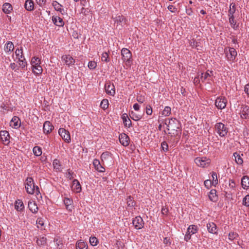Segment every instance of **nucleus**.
<instances>
[{"label":"nucleus","instance_id":"obj_1","mask_svg":"<svg viewBox=\"0 0 249 249\" xmlns=\"http://www.w3.org/2000/svg\"><path fill=\"white\" fill-rule=\"evenodd\" d=\"M165 124L167 125L168 130H171L170 134L174 135H178V133H180L181 124L180 122L176 118H171V119L166 120Z\"/></svg>","mask_w":249,"mask_h":249},{"label":"nucleus","instance_id":"obj_2","mask_svg":"<svg viewBox=\"0 0 249 249\" xmlns=\"http://www.w3.org/2000/svg\"><path fill=\"white\" fill-rule=\"evenodd\" d=\"M25 188L27 192L29 194H33L35 192L37 195L40 194L38 186L35 188V183L32 178L28 177L26 180Z\"/></svg>","mask_w":249,"mask_h":249},{"label":"nucleus","instance_id":"obj_3","mask_svg":"<svg viewBox=\"0 0 249 249\" xmlns=\"http://www.w3.org/2000/svg\"><path fill=\"white\" fill-rule=\"evenodd\" d=\"M122 59L127 66L130 67L132 64V53L127 48H124L121 50Z\"/></svg>","mask_w":249,"mask_h":249},{"label":"nucleus","instance_id":"obj_4","mask_svg":"<svg viewBox=\"0 0 249 249\" xmlns=\"http://www.w3.org/2000/svg\"><path fill=\"white\" fill-rule=\"evenodd\" d=\"M214 128L216 132L221 137L226 136L228 132V128L226 125L221 122L216 123Z\"/></svg>","mask_w":249,"mask_h":249},{"label":"nucleus","instance_id":"obj_5","mask_svg":"<svg viewBox=\"0 0 249 249\" xmlns=\"http://www.w3.org/2000/svg\"><path fill=\"white\" fill-rule=\"evenodd\" d=\"M224 53L226 54L228 60L233 62L237 56V52L234 48L226 47L224 49Z\"/></svg>","mask_w":249,"mask_h":249},{"label":"nucleus","instance_id":"obj_6","mask_svg":"<svg viewBox=\"0 0 249 249\" xmlns=\"http://www.w3.org/2000/svg\"><path fill=\"white\" fill-rule=\"evenodd\" d=\"M195 162L198 166L204 168L209 165L211 160L205 157H197L195 159Z\"/></svg>","mask_w":249,"mask_h":249},{"label":"nucleus","instance_id":"obj_7","mask_svg":"<svg viewBox=\"0 0 249 249\" xmlns=\"http://www.w3.org/2000/svg\"><path fill=\"white\" fill-rule=\"evenodd\" d=\"M58 133L66 142L69 143L71 142L70 132L63 128H59Z\"/></svg>","mask_w":249,"mask_h":249},{"label":"nucleus","instance_id":"obj_8","mask_svg":"<svg viewBox=\"0 0 249 249\" xmlns=\"http://www.w3.org/2000/svg\"><path fill=\"white\" fill-rule=\"evenodd\" d=\"M132 224L135 228L137 230L142 229L144 226V222L142 218L140 216H136L133 219Z\"/></svg>","mask_w":249,"mask_h":249},{"label":"nucleus","instance_id":"obj_9","mask_svg":"<svg viewBox=\"0 0 249 249\" xmlns=\"http://www.w3.org/2000/svg\"><path fill=\"white\" fill-rule=\"evenodd\" d=\"M227 103V100L225 97H219L215 100V105L217 108L222 109L225 108Z\"/></svg>","mask_w":249,"mask_h":249},{"label":"nucleus","instance_id":"obj_10","mask_svg":"<svg viewBox=\"0 0 249 249\" xmlns=\"http://www.w3.org/2000/svg\"><path fill=\"white\" fill-rule=\"evenodd\" d=\"M105 89L107 94L114 96L115 94V87L113 84L110 82H107L105 85Z\"/></svg>","mask_w":249,"mask_h":249},{"label":"nucleus","instance_id":"obj_11","mask_svg":"<svg viewBox=\"0 0 249 249\" xmlns=\"http://www.w3.org/2000/svg\"><path fill=\"white\" fill-rule=\"evenodd\" d=\"M0 139L2 142L7 145L10 142V135L9 132L6 130H1L0 131Z\"/></svg>","mask_w":249,"mask_h":249},{"label":"nucleus","instance_id":"obj_12","mask_svg":"<svg viewBox=\"0 0 249 249\" xmlns=\"http://www.w3.org/2000/svg\"><path fill=\"white\" fill-rule=\"evenodd\" d=\"M61 59L64 63L69 67L73 65L75 63L74 59L70 54L62 55Z\"/></svg>","mask_w":249,"mask_h":249},{"label":"nucleus","instance_id":"obj_13","mask_svg":"<svg viewBox=\"0 0 249 249\" xmlns=\"http://www.w3.org/2000/svg\"><path fill=\"white\" fill-rule=\"evenodd\" d=\"M240 116L243 119H249V107L242 105L240 110Z\"/></svg>","mask_w":249,"mask_h":249},{"label":"nucleus","instance_id":"obj_14","mask_svg":"<svg viewBox=\"0 0 249 249\" xmlns=\"http://www.w3.org/2000/svg\"><path fill=\"white\" fill-rule=\"evenodd\" d=\"M119 139L120 143L124 146H127L129 143V137L125 133L120 134Z\"/></svg>","mask_w":249,"mask_h":249},{"label":"nucleus","instance_id":"obj_15","mask_svg":"<svg viewBox=\"0 0 249 249\" xmlns=\"http://www.w3.org/2000/svg\"><path fill=\"white\" fill-rule=\"evenodd\" d=\"M53 128V125L49 121H46L43 124V132L46 134H49Z\"/></svg>","mask_w":249,"mask_h":249},{"label":"nucleus","instance_id":"obj_16","mask_svg":"<svg viewBox=\"0 0 249 249\" xmlns=\"http://www.w3.org/2000/svg\"><path fill=\"white\" fill-rule=\"evenodd\" d=\"M207 228L208 231L212 234H217V228L216 224L213 222L208 223L207 224Z\"/></svg>","mask_w":249,"mask_h":249},{"label":"nucleus","instance_id":"obj_17","mask_svg":"<svg viewBox=\"0 0 249 249\" xmlns=\"http://www.w3.org/2000/svg\"><path fill=\"white\" fill-rule=\"evenodd\" d=\"M52 21L53 23L56 26L59 27H62L64 25V22L63 21L62 18L58 16H53Z\"/></svg>","mask_w":249,"mask_h":249},{"label":"nucleus","instance_id":"obj_18","mask_svg":"<svg viewBox=\"0 0 249 249\" xmlns=\"http://www.w3.org/2000/svg\"><path fill=\"white\" fill-rule=\"evenodd\" d=\"M93 165L96 170L99 172H104L105 171V169L101 164L100 161L98 160L95 159L93 162Z\"/></svg>","mask_w":249,"mask_h":249},{"label":"nucleus","instance_id":"obj_19","mask_svg":"<svg viewBox=\"0 0 249 249\" xmlns=\"http://www.w3.org/2000/svg\"><path fill=\"white\" fill-rule=\"evenodd\" d=\"M28 205V208L33 213H36L37 212L38 209L35 201H29Z\"/></svg>","mask_w":249,"mask_h":249},{"label":"nucleus","instance_id":"obj_20","mask_svg":"<svg viewBox=\"0 0 249 249\" xmlns=\"http://www.w3.org/2000/svg\"><path fill=\"white\" fill-rule=\"evenodd\" d=\"M72 188L73 190L76 193H79L81 191L82 188L79 182L77 179H74L72 181Z\"/></svg>","mask_w":249,"mask_h":249},{"label":"nucleus","instance_id":"obj_21","mask_svg":"<svg viewBox=\"0 0 249 249\" xmlns=\"http://www.w3.org/2000/svg\"><path fill=\"white\" fill-rule=\"evenodd\" d=\"M114 19L115 23L119 24L121 26H123L126 23V19L123 15L117 16Z\"/></svg>","mask_w":249,"mask_h":249},{"label":"nucleus","instance_id":"obj_22","mask_svg":"<svg viewBox=\"0 0 249 249\" xmlns=\"http://www.w3.org/2000/svg\"><path fill=\"white\" fill-rule=\"evenodd\" d=\"M14 49V44L11 41H8L4 45V50L6 53L9 54Z\"/></svg>","mask_w":249,"mask_h":249},{"label":"nucleus","instance_id":"obj_23","mask_svg":"<svg viewBox=\"0 0 249 249\" xmlns=\"http://www.w3.org/2000/svg\"><path fill=\"white\" fill-rule=\"evenodd\" d=\"M241 185L244 189H248L249 188V177L244 176L241 179Z\"/></svg>","mask_w":249,"mask_h":249},{"label":"nucleus","instance_id":"obj_24","mask_svg":"<svg viewBox=\"0 0 249 249\" xmlns=\"http://www.w3.org/2000/svg\"><path fill=\"white\" fill-rule=\"evenodd\" d=\"M122 119L123 121V123L125 126H127L129 127L131 124V121L128 118L127 114L126 113H124L122 116Z\"/></svg>","mask_w":249,"mask_h":249},{"label":"nucleus","instance_id":"obj_25","mask_svg":"<svg viewBox=\"0 0 249 249\" xmlns=\"http://www.w3.org/2000/svg\"><path fill=\"white\" fill-rule=\"evenodd\" d=\"M25 8L29 11H33L34 9V2L32 0H26L24 4Z\"/></svg>","mask_w":249,"mask_h":249},{"label":"nucleus","instance_id":"obj_26","mask_svg":"<svg viewBox=\"0 0 249 249\" xmlns=\"http://www.w3.org/2000/svg\"><path fill=\"white\" fill-rule=\"evenodd\" d=\"M208 196L210 200L213 202H216L217 200L218 197L215 189H212L209 192Z\"/></svg>","mask_w":249,"mask_h":249},{"label":"nucleus","instance_id":"obj_27","mask_svg":"<svg viewBox=\"0 0 249 249\" xmlns=\"http://www.w3.org/2000/svg\"><path fill=\"white\" fill-rule=\"evenodd\" d=\"M15 208L18 211H22L24 208V204L20 199H18L15 203Z\"/></svg>","mask_w":249,"mask_h":249},{"label":"nucleus","instance_id":"obj_28","mask_svg":"<svg viewBox=\"0 0 249 249\" xmlns=\"http://www.w3.org/2000/svg\"><path fill=\"white\" fill-rule=\"evenodd\" d=\"M33 72L36 75H39L42 73L43 69L40 64L32 67Z\"/></svg>","mask_w":249,"mask_h":249},{"label":"nucleus","instance_id":"obj_29","mask_svg":"<svg viewBox=\"0 0 249 249\" xmlns=\"http://www.w3.org/2000/svg\"><path fill=\"white\" fill-rule=\"evenodd\" d=\"M13 10V7L9 3H5L3 5L2 10L4 13L6 14L10 13Z\"/></svg>","mask_w":249,"mask_h":249},{"label":"nucleus","instance_id":"obj_30","mask_svg":"<svg viewBox=\"0 0 249 249\" xmlns=\"http://www.w3.org/2000/svg\"><path fill=\"white\" fill-rule=\"evenodd\" d=\"M233 155L234 157L236 163L238 165H242L243 163V160L240 154L237 152H234Z\"/></svg>","mask_w":249,"mask_h":249},{"label":"nucleus","instance_id":"obj_31","mask_svg":"<svg viewBox=\"0 0 249 249\" xmlns=\"http://www.w3.org/2000/svg\"><path fill=\"white\" fill-rule=\"evenodd\" d=\"M19 120L18 117L14 116L11 120L10 125L15 128L19 127L20 126V124H18Z\"/></svg>","mask_w":249,"mask_h":249},{"label":"nucleus","instance_id":"obj_32","mask_svg":"<svg viewBox=\"0 0 249 249\" xmlns=\"http://www.w3.org/2000/svg\"><path fill=\"white\" fill-rule=\"evenodd\" d=\"M229 22L231 26V27L234 30H237L239 28V24H236V20H234V17L231 16L229 17Z\"/></svg>","mask_w":249,"mask_h":249},{"label":"nucleus","instance_id":"obj_33","mask_svg":"<svg viewBox=\"0 0 249 249\" xmlns=\"http://www.w3.org/2000/svg\"><path fill=\"white\" fill-rule=\"evenodd\" d=\"M64 203L66 206V208L67 210L69 211H71V209L72 208V206H71V203L72 202V200L71 199L65 197L64 199Z\"/></svg>","mask_w":249,"mask_h":249},{"label":"nucleus","instance_id":"obj_34","mask_svg":"<svg viewBox=\"0 0 249 249\" xmlns=\"http://www.w3.org/2000/svg\"><path fill=\"white\" fill-rule=\"evenodd\" d=\"M79 240L76 244V249H88V246L84 242Z\"/></svg>","mask_w":249,"mask_h":249},{"label":"nucleus","instance_id":"obj_35","mask_svg":"<svg viewBox=\"0 0 249 249\" xmlns=\"http://www.w3.org/2000/svg\"><path fill=\"white\" fill-rule=\"evenodd\" d=\"M211 74L207 71L205 73H202L201 74L200 79L202 82H204L206 80H207V82L209 83Z\"/></svg>","mask_w":249,"mask_h":249},{"label":"nucleus","instance_id":"obj_36","mask_svg":"<svg viewBox=\"0 0 249 249\" xmlns=\"http://www.w3.org/2000/svg\"><path fill=\"white\" fill-rule=\"evenodd\" d=\"M52 5L55 10L59 11L61 13L64 11V9L62 8V5H61L56 1H53L52 3Z\"/></svg>","mask_w":249,"mask_h":249},{"label":"nucleus","instance_id":"obj_37","mask_svg":"<svg viewBox=\"0 0 249 249\" xmlns=\"http://www.w3.org/2000/svg\"><path fill=\"white\" fill-rule=\"evenodd\" d=\"M187 231L191 234L196 233L197 231V227L196 226L194 225H190L187 229Z\"/></svg>","mask_w":249,"mask_h":249},{"label":"nucleus","instance_id":"obj_38","mask_svg":"<svg viewBox=\"0 0 249 249\" xmlns=\"http://www.w3.org/2000/svg\"><path fill=\"white\" fill-rule=\"evenodd\" d=\"M47 239L45 237H40L37 238L36 239V243L38 246H41L44 245L46 244Z\"/></svg>","mask_w":249,"mask_h":249},{"label":"nucleus","instance_id":"obj_39","mask_svg":"<svg viewBox=\"0 0 249 249\" xmlns=\"http://www.w3.org/2000/svg\"><path fill=\"white\" fill-rule=\"evenodd\" d=\"M33 151L36 156H39L42 154V149L39 146H35L33 148Z\"/></svg>","mask_w":249,"mask_h":249},{"label":"nucleus","instance_id":"obj_40","mask_svg":"<svg viewBox=\"0 0 249 249\" xmlns=\"http://www.w3.org/2000/svg\"><path fill=\"white\" fill-rule=\"evenodd\" d=\"M110 153L109 152H103L101 156V159L102 161L104 162L105 160H108L111 158Z\"/></svg>","mask_w":249,"mask_h":249},{"label":"nucleus","instance_id":"obj_41","mask_svg":"<svg viewBox=\"0 0 249 249\" xmlns=\"http://www.w3.org/2000/svg\"><path fill=\"white\" fill-rule=\"evenodd\" d=\"M130 118L134 121H138L141 119V116L140 115L137 114L133 111H131L129 113Z\"/></svg>","mask_w":249,"mask_h":249},{"label":"nucleus","instance_id":"obj_42","mask_svg":"<svg viewBox=\"0 0 249 249\" xmlns=\"http://www.w3.org/2000/svg\"><path fill=\"white\" fill-rule=\"evenodd\" d=\"M101 60L102 61L108 63L110 61V58L109 57V52H104L102 53L101 56Z\"/></svg>","mask_w":249,"mask_h":249},{"label":"nucleus","instance_id":"obj_43","mask_svg":"<svg viewBox=\"0 0 249 249\" xmlns=\"http://www.w3.org/2000/svg\"><path fill=\"white\" fill-rule=\"evenodd\" d=\"M31 63L32 67L40 64V59L37 57L34 56L32 58Z\"/></svg>","mask_w":249,"mask_h":249},{"label":"nucleus","instance_id":"obj_44","mask_svg":"<svg viewBox=\"0 0 249 249\" xmlns=\"http://www.w3.org/2000/svg\"><path fill=\"white\" fill-rule=\"evenodd\" d=\"M235 9L236 7L235 4L233 3H231L230 5V8L228 11L229 17L234 16L233 14L235 12Z\"/></svg>","mask_w":249,"mask_h":249},{"label":"nucleus","instance_id":"obj_45","mask_svg":"<svg viewBox=\"0 0 249 249\" xmlns=\"http://www.w3.org/2000/svg\"><path fill=\"white\" fill-rule=\"evenodd\" d=\"M127 205L128 207H132L135 205V202L133 200V197L131 196H129L127 199Z\"/></svg>","mask_w":249,"mask_h":249},{"label":"nucleus","instance_id":"obj_46","mask_svg":"<svg viewBox=\"0 0 249 249\" xmlns=\"http://www.w3.org/2000/svg\"><path fill=\"white\" fill-rule=\"evenodd\" d=\"M108 107V101L107 99H103L101 104L100 107L104 110L106 109Z\"/></svg>","mask_w":249,"mask_h":249},{"label":"nucleus","instance_id":"obj_47","mask_svg":"<svg viewBox=\"0 0 249 249\" xmlns=\"http://www.w3.org/2000/svg\"><path fill=\"white\" fill-rule=\"evenodd\" d=\"M171 107L168 106H166L162 111V115L164 116H168L171 114Z\"/></svg>","mask_w":249,"mask_h":249},{"label":"nucleus","instance_id":"obj_48","mask_svg":"<svg viewBox=\"0 0 249 249\" xmlns=\"http://www.w3.org/2000/svg\"><path fill=\"white\" fill-rule=\"evenodd\" d=\"M53 167H54V169H55L56 170H60V167H61V164H60V161H59V160H58L55 159L53 161Z\"/></svg>","mask_w":249,"mask_h":249},{"label":"nucleus","instance_id":"obj_49","mask_svg":"<svg viewBox=\"0 0 249 249\" xmlns=\"http://www.w3.org/2000/svg\"><path fill=\"white\" fill-rule=\"evenodd\" d=\"M89 242L91 246H95L97 245L98 240L96 237H90L89 238Z\"/></svg>","mask_w":249,"mask_h":249},{"label":"nucleus","instance_id":"obj_50","mask_svg":"<svg viewBox=\"0 0 249 249\" xmlns=\"http://www.w3.org/2000/svg\"><path fill=\"white\" fill-rule=\"evenodd\" d=\"M212 177L213 178V184L214 185L217 184L218 180L216 173L214 172H213L212 173Z\"/></svg>","mask_w":249,"mask_h":249},{"label":"nucleus","instance_id":"obj_51","mask_svg":"<svg viewBox=\"0 0 249 249\" xmlns=\"http://www.w3.org/2000/svg\"><path fill=\"white\" fill-rule=\"evenodd\" d=\"M238 236V233L235 232H230L229 233V239L231 240H233V239L236 238Z\"/></svg>","mask_w":249,"mask_h":249},{"label":"nucleus","instance_id":"obj_52","mask_svg":"<svg viewBox=\"0 0 249 249\" xmlns=\"http://www.w3.org/2000/svg\"><path fill=\"white\" fill-rule=\"evenodd\" d=\"M97 66V63L95 61H90L88 64V67L90 70L94 69Z\"/></svg>","mask_w":249,"mask_h":249},{"label":"nucleus","instance_id":"obj_53","mask_svg":"<svg viewBox=\"0 0 249 249\" xmlns=\"http://www.w3.org/2000/svg\"><path fill=\"white\" fill-rule=\"evenodd\" d=\"M243 205H244L246 206H248V205H249V195H247L243 198Z\"/></svg>","mask_w":249,"mask_h":249},{"label":"nucleus","instance_id":"obj_54","mask_svg":"<svg viewBox=\"0 0 249 249\" xmlns=\"http://www.w3.org/2000/svg\"><path fill=\"white\" fill-rule=\"evenodd\" d=\"M162 149L164 151H167L168 150V145L167 142L165 141L161 143Z\"/></svg>","mask_w":249,"mask_h":249},{"label":"nucleus","instance_id":"obj_55","mask_svg":"<svg viewBox=\"0 0 249 249\" xmlns=\"http://www.w3.org/2000/svg\"><path fill=\"white\" fill-rule=\"evenodd\" d=\"M18 60L20 62L19 65L21 67V68L23 69L24 68L26 65H27V62L25 60H23L22 59H20V58H18Z\"/></svg>","mask_w":249,"mask_h":249},{"label":"nucleus","instance_id":"obj_56","mask_svg":"<svg viewBox=\"0 0 249 249\" xmlns=\"http://www.w3.org/2000/svg\"><path fill=\"white\" fill-rule=\"evenodd\" d=\"M36 1L40 7H43L45 5L46 0H36Z\"/></svg>","mask_w":249,"mask_h":249},{"label":"nucleus","instance_id":"obj_57","mask_svg":"<svg viewBox=\"0 0 249 249\" xmlns=\"http://www.w3.org/2000/svg\"><path fill=\"white\" fill-rule=\"evenodd\" d=\"M168 9L172 13H175L177 11V8L173 5H169L168 6Z\"/></svg>","mask_w":249,"mask_h":249},{"label":"nucleus","instance_id":"obj_58","mask_svg":"<svg viewBox=\"0 0 249 249\" xmlns=\"http://www.w3.org/2000/svg\"><path fill=\"white\" fill-rule=\"evenodd\" d=\"M146 113L147 115H151L152 113V109L150 106H147L146 107Z\"/></svg>","mask_w":249,"mask_h":249},{"label":"nucleus","instance_id":"obj_59","mask_svg":"<svg viewBox=\"0 0 249 249\" xmlns=\"http://www.w3.org/2000/svg\"><path fill=\"white\" fill-rule=\"evenodd\" d=\"M204 183L205 187L209 189L211 186L212 181L210 179H207L204 181Z\"/></svg>","mask_w":249,"mask_h":249},{"label":"nucleus","instance_id":"obj_60","mask_svg":"<svg viewBox=\"0 0 249 249\" xmlns=\"http://www.w3.org/2000/svg\"><path fill=\"white\" fill-rule=\"evenodd\" d=\"M137 101L141 104L143 103L144 101V97L142 95L138 96L137 97Z\"/></svg>","mask_w":249,"mask_h":249},{"label":"nucleus","instance_id":"obj_61","mask_svg":"<svg viewBox=\"0 0 249 249\" xmlns=\"http://www.w3.org/2000/svg\"><path fill=\"white\" fill-rule=\"evenodd\" d=\"M22 53H23V51H22V48L21 47H20V49H17L15 51V54L17 57H19L20 55V54H22Z\"/></svg>","mask_w":249,"mask_h":249},{"label":"nucleus","instance_id":"obj_62","mask_svg":"<svg viewBox=\"0 0 249 249\" xmlns=\"http://www.w3.org/2000/svg\"><path fill=\"white\" fill-rule=\"evenodd\" d=\"M89 12V11L88 9H86L83 7L81 10V13L84 16L88 15Z\"/></svg>","mask_w":249,"mask_h":249},{"label":"nucleus","instance_id":"obj_63","mask_svg":"<svg viewBox=\"0 0 249 249\" xmlns=\"http://www.w3.org/2000/svg\"><path fill=\"white\" fill-rule=\"evenodd\" d=\"M197 42L195 40H189V44L192 48L196 47V44Z\"/></svg>","mask_w":249,"mask_h":249},{"label":"nucleus","instance_id":"obj_64","mask_svg":"<svg viewBox=\"0 0 249 249\" xmlns=\"http://www.w3.org/2000/svg\"><path fill=\"white\" fill-rule=\"evenodd\" d=\"M244 91L249 97V83L245 86Z\"/></svg>","mask_w":249,"mask_h":249}]
</instances>
